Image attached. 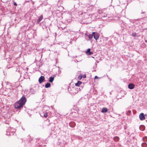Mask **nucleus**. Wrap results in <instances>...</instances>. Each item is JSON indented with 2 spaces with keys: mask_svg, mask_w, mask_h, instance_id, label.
Returning <instances> with one entry per match:
<instances>
[{
  "mask_svg": "<svg viewBox=\"0 0 147 147\" xmlns=\"http://www.w3.org/2000/svg\"><path fill=\"white\" fill-rule=\"evenodd\" d=\"M26 101V98L24 96H23L18 101L16 102L15 104V108L18 109H20L22 108Z\"/></svg>",
  "mask_w": 147,
  "mask_h": 147,
  "instance_id": "1",
  "label": "nucleus"
},
{
  "mask_svg": "<svg viewBox=\"0 0 147 147\" xmlns=\"http://www.w3.org/2000/svg\"><path fill=\"white\" fill-rule=\"evenodd\" d=\"M15 129L13 128L9 127L6 131V135H13L15 132Z\"/></svg>",
  "mask_w": 147,
  "mask_h": 147,
  "instance_id": "2",
  "label": "nucleus"
},
{
  "mask_svg": "<svg viewBox=\"0 0 147 147\" xmlns=\"http://www.w3.org/2000/svg\"><path fill=\"white\" fill-rule=\"evenodd\" d=\"M93 36L94 38L96 40H98L99 37V35L97 33H95V32H93Z\"/></svg>",
  "mask_w": 147,
  "mask_h": 147,
  "instance_id": "3",
  "label": "nucleus"
},
{
  "mask_svg": "<svg viewBox=\"0 0 147 147\" xmlns=\"http://www.w3.org/2000/svg\"><path fill=\"white\" fill-rule=\"evenodd\" d=\"M139 118L141 120H143L145 119V117L143 113H142L140 114Z\"/></svg>",
  "mask_w": 147,
  "mask_h": 147,
  "instance_id": "4",
  "label": "nucleus"
},
{
  "mask_svg": "<svg viewBox=\"0 0 147 147\" xmlns=\"http://www.w3.org/2000/svg\"><path fill=\"white\" fill-rule=\"evenodd\" d=\"M45 79L44 76H41L39 79V82L40 84Z\"/></svg>",
  "mask_w": 147,
  "mask_h": 147,
  "instance_id": "5",
  "label": "nucleus"
},
{
  "mask_svg": "<svg viewBox=\"0 0 147 147\" xmlns=\"http://www.w3.org/2000/svg\"><path fill=\"white\" fill-rule=\"evenodd\" d=\"M135 87L134 84H129L128 85V88L131 89H132L134 88Z\"/></svg>",
  "mask_w": 147,
  "mask_h": 147,
  "instance_id": "6",
  "label": "nucleus"
},
{
  "mask_svg": "<svg viewBox=\"0 0 147 147\" xmlns=\"http://www.w3.org/2000/svg\"><path fill=\"white\" fill-rule=\"evenodd\" d=\"M86 53L88 55H90L92 54H93V52L90 51V49L89 48L88 49L86 52Z\"/></svg>",
  "mask_w": 147,
  "mask_h": 147,
  "instance_id": "7",
  "label": "nucleus"
},
{
  "mask_svg": "<svg viewBox=\"0 0 147 147\" xmlns=\"http://www.w3.org/2000/svg\"><path fill=\"white\" fill-rule=\"evenodd\" d=\"M43 18V16L42 15H40L37 21V23H39L42 20Z\"/></svg>",
  "mask_w": 147,
  "mask_h": 147,
  "instance_id": "8",
  "label": "nucleus"
},
{
  "mask_svg": "<svg viewBox=\"0 0 147 147\" xmlns=\"http://www.w3.org/2000/svg\"><path fill=\"white\" fill-rule=\"evenodd\" d=\"M85 35L88 36V37L90 40L92 39L93 36V33L92 34H90L89 35H88L87 34H85Z\"/></svg>",
  "mask_w": 147,
  "mask_h": 147,
  "instance_id": "9",
  "label": "nucleus"
},
{
  "mask_svg": "<svg viewBox=\"0 0 147 147\" xmlns=\"http://www.w3.org/2000/svg\"><path fill=\"white\" fill-rule=\"evenodd\" d=\"M108 111V109L107 108L104 107L102 109V110L101 111V112L103 113H105L107 112Z\"/></svg>",
  "mask_w": 147,
  "mask_h": 147,
  "instance_id": "10",
  "label": "nucleus"
},
{
  "mask_svg": "<svg viewBox=\"0 0 147 147\" xmlns=\"http://www.w3.org/2000/svg\"><path fill=\"white\" fill-rule=\"evenodd\" d=\"M69 125L71 127H74L75 126V123L74 122H71L70 123Z\"/></svg>",
  "mask_w": 147,
  "mask_h": 147,
  "instance_id": "11",
  "label": "nucleus"
},
{
  "mask_svg": "<svg viewBox=\"0 0 147 147\" xmlns=\"http://www.w3.org/2000/svg\"><path fill=\"white\" fill-rule=\"evenodd\" d=\"M140 129L142 131H144L145 129V127L143 125H141L140 126Z\"/></svg>",
  "mask_w": 147,
  "mask_h": 147,
  "instance_id": "12",
  "label": "nucleus"
},
{
  "mask_svg": "<svg viewBox=\"0 0 147 147\" xmlns=\"http://www.w3.org/2000/svg\"><path fill=\"white\" fill-rule=\"evenodd\" d=\"M54 79V77H50L49 78V81L51 83H52L53 82V81Z\"/></svg>",
  "mask_w": 147,
  "mask_h": 147,
  "instance_id": "13",
  "label": "nucleus"
},
{
  "mask_svg": "<svg viewBox=\"0 0 147 147\" xmlns=\"http://www.w3.org/2000/svg\"><path fill=\"white\" fill-rule=\"evenodd\" d=\"M82 82L80 81H78L77 83L75 84V86H79L82 84Z\"/></svg>",
  "mask_w": 147,
  "mask_h": 147,
  "instance_id": "14",
  "label": "nucleus"
},
{
  "mask_svg": "<svg viewBox=\"0 0 147 147\" xmlns=\"http://www.w3.org/2000/svg\"><path fill=\"white\" fill-rule=\"evenodd\" d=\"M42 116L44 117L45 118H46L47 117V113L46 112H43L42 113Z\"/></svg>",
  "mask_w": 147,
  "mask_h": 147,
  "instance_id": "15",
  "label": "nucleus"
},
{
  "mask_svg": "<svg viewBox=\"0 0 147 147\" xmlns=\"http://www.w3.org/2000/svg\"><path fill=\"white\" fill-rule=\"evenodd\" d=\"M114 140L116 142L118 141L119 140V138L117 136H116L113 138Z\"/></svg>",
  "mask_w": 147,
  "mask_h": 147,
  "instance_id": "16",
  "label": "nucleus"
},
{
  "mask_svg": "<svg viewBox=\"0 0 147 147\" xmlns=\"http://www.w3.org/2000/svg\"><path fill=\"white\" fill-rule=\"evenodd\" d=\"M51 84L50 83H47L45 85V87L46 88H48L50 87Z\"/></svg>",
  "mask_w": 147,
  "mask_h": 147,
  "instance_id": "17",
  "label": "nucleus"
},
{
  "mask_svg": "<svg viewBox=\"0 0 147 147\" xmlns=\"http://www.w3.org/2000/svg\"><path fill=\"white\" fill-rule=\"evenodd\" d=\"M147 146V144L146 143H143L142 144V147H146Z\"/></svg>",
  "mask_w": 147,
  "mask_h": 147,
  "instance_id": "18",
  "label": "nucleus"
},
{
  "mask_svg": "<svg viewBox=\"0 0 147 147\" xmlns=\"http://www.w3.org/2000/svg\"><path fill=\"white\" fill-rule=\"evenodd\" d=\"M143 140L144 141L147 142V137H145L143 138Z\"/></svg>",
  "mask_w": 147,
  "mask_h": 147,
  "instance_id": "19",
  "label": "nucleus"
},
{
  "mask_svg": "<svg viewBox=\"0 0 147 147\" xmlns=\"http://www.w3.org/2000/svg\"><path fill=\"white\" fill-rule=\"evenodd\" d=\"M132 35L133 36H135L136 35V33L134 32L132 34Z\"/></svg>",
  "mask_w": 147,
  "mask_h": 147,
  "instance_id": "20",
  "label": "nucleus"
},
{
  "mask_svg": "<svg viewBox=\"0 0 147 147\" xmlns=\"http://www.w3.org/2000/svg\"><path fill=\"white\" fill-rule=\"evenodd\" d=\"M131 112L130 111H128V112L127 113V115H129Z\"/></svg>",
  "mask_w": 147,
  "mask_h": 147,
  "instance_id": "21",
  "label": "nucleus"
},
{
  "mask_svg": "<svg viewBox=\"0 0 147 147\" xmlns=\"http://www.w3.org/2000/svg\"><path fill=\"white\" fill-rule=\"evenodd\" d=\"M98 77L97 76H96L95 77V79H98Z\"/></svg>",
  "mask_w": 147,
  "mask_h": 147,
  "instance_id": "22",
  "label": "nucleus"
},
{
  "mask_svg": "<svg viewBox=\"0 0 147 147\" xmlns=\"http://www.w3.org/2000/svg\"><path fill=\"white\" fill-rule=\"evenodd\" d=\"M14 5H15V6H17V4L16 2H14Z\"/></svg>",
  "mask_w": 147,
  "mask_h": 147,
  "instance_id": "23",
  "label": "nucleus"
},
{
  "mask_svg": "<svg viewBox=\"0 0 147 147\" xmlns=\"http://www.w3.org/2000/svg\"><path fill=\"white\" fill-rule=\"evenodd\" d=\"M78 78L80 79L82 78V76H80H80H79V77Z\"/></svg>",
  "mask_w": 147,
  "mask_h": 147,
  "instance_id": "24",
  "label": "nucleus"
},
{
  "mask_svg": "<svg viewBox=\"0 0 147 147\" xmlns=\"http://www.w3.org/2000/svg\"><path fill=\"white\" fill-rule=\"evenodd\" d=\"M83 77L86 78V76L84 75Z\"/></svg>",
  "mask_w": 147,
  "mask_h": 147,
  "instance_id": "25",
  "label": "nucleus"
},
{
  "mask_svg": "<svg viewBox=\"0 0 147 147\" xmlns=\"http://www.w3.org/2000/svg\"><path fill=\"white\" fill-rule=\"evenodd\" d=\"M145 13L144 12H142V13Z\"/></svg>",
  "mask_w": 147,
  "mask_h": 147,
  "instance_id": "26",
  "label": "nucleus"
},
{
  "mask_svg": "<svg viewBox=\"0 0 147 147\" xmlns=\"http://www.w3.org/2000/svg\"><path fill=\"white\" fill-rule=\"evenodd\" d=\"M145 42H147V40H145Z\"/></svg>",
  "mask_w": 147,
  "mask_h": 147,
  "instance_id": "27",
  "label": "nucleus"
}]
</instances>
